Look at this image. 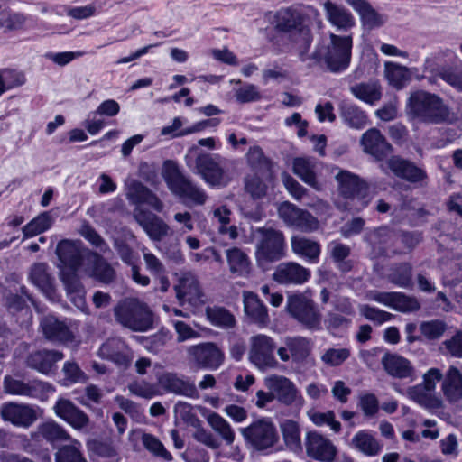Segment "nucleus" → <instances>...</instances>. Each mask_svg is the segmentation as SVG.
Masks as SVG:
<instances>
[{"instance_id": "obj_1", "label": "nucleus", "mask_w": 462, "mask_h": 462, "mask_svg": "<svg viewBox=\"0 0 462 462\" xmlns=\"http://www.w3.org/2000/svg\"><path fill=\"white\" fill-rule=\"evenodd\" d=\"M274 29L283 33L287 40L298 46L301 61H306L312 42L310 18L294 7L279 9L273 15Z\"/></svg>"}, {"instance_id": "obj_2", "label": "nucleus", "mask_w": 462, "mask_h": 462, "mask_svg": "<svg viewBox=\"0 0 462 462\" xmlns=\"http://www.w3.org/2000/svg\"><path fill=\"white\" fill-rule=\"evenodd\" d=\"M407 113L414 120L429 124H451L457 116L436 94L418 90L411 94L407 102Z\"/></svg>"}, {"instance_id": "obj_3", "label": "nucleus", "mask_w": 462, "mask_h": 462, "mask_svg": "<svg viewBox=\"0 0 462 462\" xmlns=\"http://www.w3.org/2000/svg\"><path fill=\"white\" fill-rule=\"evenodd\" d=\"M328 37L329 42L318 45L310 58L319 64H323L332 73L342 72L349 67L351 61L352 35H337L331 32Z\"/></svg>"}, {"instance_id": "obj_4", "label": "nucleus", "mask_w": 462, "mask_h": 462, "mask_svg": "<svg viewBox=\"0 0 462 462\" xmlns=\"http://www.w3.org/2000/svg\"><path fill=\"white\" fill-rule=\"evenodd\" d=\"M162 175L171 192L183 200L195 206H202L208 199L205 190L192 182L179 169L173 161L163 163Z\"/></svg>"}, {"instance_id": "obj_5", "label": "nucleus", "mask_w": 462, "mask_h": 462, "mask_svg": "<svg viewBox=\"0 0 462 462\" xmlns=\"http://www.w3.org/2000/svg\"><path fill=\"white\" fill-rule=\"evenodd\" d=\"M229 161L219 154L200 153L195 160L196 173L211 188L226 187L233 180L234 173Z\"/></svg>"}, {"instance_id": "obj_6", "label": "nucleus", "mask_w": 462, "mask_h": 462, "mask_svg": "<svg viewBox=\"0 0 462 462\" xmlns=\"http://www.w3.org/2000/svg\"><path fill=\"white\" fill-rule=\"evenodd\" d=\"M115 317L122 326L135 332H144L153 326V313L148 305L130 298L120 302L114 310Z\"/></svg>"}, {"instance_id": "obj_7", "label": "nucleus", "mask_w": 462, "mask_h": 462, "mask_svg": "<svg viewBox=\"0 0 462 462\" xmlns=\"http://www.w3.org/2000/svg\"><path fill=\"white\" fill-rule=\"evenodd\" d=\"M253 237L258 262L272 263L285 256L286 243L282 231L271 226L257 227L253 231Z\"/></svg>"}, {"instance_id": "obj_8", "label": "nucleus", "mask_w": 462, "mask_h": 462, "mask_svg": "<svg viewBox=\"0 0 462 462\" xmlns=\"http://www.w3.org/2000/svg\"><path fill=\"white\" fill-rule=\"evenodd\" d=\"M241 434L247 445L256 451L273 448L279 442L276 426L271 418L262 417L241 429Z\"/></svg>"}, {"instance_id": "obj_9", "label": "nucleus", "mask_w": 462, "mask_h": 462, "mask_svg": "<svg viewBox=\"0 0 462 462\" xmlns=\"http://www.w3.org/2000/svg\"><path fill=\"white\" fill-rule=\"evenodd\" d=\"M289 315L308 329H319L322 315L315 302L302 293L289 295L286 301Z\"/></svg>"}, {"instance_id": "obj_10", "label": "nucleus", "mask_w": 462, "mask_h": 462, "mask_svg": "<svg viewBox=\"0 0 462 462\" xmlns=\"http://www.w3.org/2000/svg\"><path fill=\"white\" fill-rule=\"evenodd\" d=\"M275 348L276 344L271 337L264 334L253 336L249 339V360L261 371L275 369L279 366Z\"/></svg>"}, {"instance_id": "obj_11", "label": "nucleus", "mask_w": 462, "mask_h": 462, "mask_svg": "<svg viewBox=\"0 0 462 462\" xmlns=\"http://www.w3.org/2000/svg\"><path fill=\"white\" fill-rule=\"evenodd\" d=\"M264 385L273 391L275 400L286 406L301 408L304 399L295 383L286 376L271 374L264 378Z\"/></svg>"}, {"instance_id": "obj_12", "label": "nucleus", "mask_w": 462, "mask_h": 462, "mask_svg": "<svg viewBox=\"0 0 462 462\" xmlns=\"http://www.w3.org/2000/svg\"><path fill=\"white\" fill-rule=\"evenodd\" d=\"M278 215L288 226L305 233L314 232L319 227L317 217L289 201H284L279 205Z\"/></svg>"}, {"instance_id": "obj_13", "label": "nucleus", "mask_w": 462, "mask_h": 462, "mask_svg": "<svg viewBox=\"0 0 462 462\" xmlns=\"http://www.w3.org/2000/svg\"><path fill=\"white\" fill-rule=\"evenodd\" d=\"M307 457L319 462H334L337 448L331 439L316 431H308L304 438Z\"/></svg>"}, {"instance_id": "obj_14", "label": "nucleus", "mask_w": 462, "mask_h": 462, "mask_svg": "<svg viewBox=\"0 0 462 462\" xmlns=\"http://www.w3.org/2000/svg\"><path fill=\"white\" fill-rule=\"evenodd\" d=\"M56 254L64 266L77 271L85 268L92 252L84 248L80 241L64 239L58 244Z\"/></svg>"}, {"instance_id": "obj_15", "label": "nucleus", "mask_w": 462, "mask_h": 462, "mask_svg": "<svg viewBox=\"0 0 462 462\" xmlns=\"http://www.w3.org/2000/svg\"><path fill=\"white\" fill-rule=\"evenodd\" d=\"M4 388L10 394L23 395L40 400L47 399L49 393L54 391L53 386L49 383L38 380L25 383L11 376L5 377Z\"/></svg>"}, {"instance_id": "obj_16", "label": "nucleus", "mask_w": 462, "mask_h": 462, "mask_svg": "<svg viewBox=\"0 0 462 462\" xmlns=\"http://www.w3.org/2000/svg\"><path fill=\"white\" fill-rule=\"evenodd\" d=\"M283 344L277 348V355L282 362H302L311 352V342L305 337H285Z\"/></svg>"}, {"instance_id": "obj_17", "label": "nucleus", "mask_w": 462, "mask_h": 462, "mask_svg": "<svg viewBox=\"0 0 462 462\" xmlns=\"http://www.w3.org/2000/svg\"><path fill=\"white\" fill-rule=\"evenodd\" d=\"M272 278L282 285H301L310 278V271L298 263L284 262L275 267Z\"/></svg>"}, {"instance_id": "obj_18", "label": "nucleus", "mask_w": 462, "mask_h": 462, "mask_svg": "<svg viewBox=\"0 0 462 462\" xmlns=\"http://www.w3.org/2000/svg\"><path fill=\"white\" fill-rule=\"evenodd\" d=\"M133 216L152 240L161 241L169 234L170 226L155 214L136 207Z\"/></svg>"}, {"instance_id": "obj_19", "label": "nucleus", "mask_w": 462, "mask_h": 462, "mask_svg": "<svg viewBox=\"0 0 462 462\" xmlns=\"http://www.w3.org/2000/svg\"><path fill=\"white\" fill-rule=\"evenodd\" d=\"M189 355L201 367L217 369L224 361V353L214 343H203L190 346Z\"/></svg>"}, {"instance_id": "obj_20", "label": "nucleus", "mask_w": 462, "mask_h": 462, "mask_svg": "<svg viewBox=\"0 0 462 462\" xmlns=\"http://www.w3.org/2000/svg\"><path fill=\"white\" fill-rule=\"evenodd\" d=\"M0 415L4 420L23 428L30 427L37 419L36 411L32 406L15 402L3 404Z\"/></svg>"}, {"instance_id": "obj_21", "label": "nucleus", "mask_w": 462, "mask_h": 462, "mask_svg": "<svg viewBox=\"0 0 462 462\" xmlns=\"http://www.w3.org/2000/svg\"><path fill=\"white\" fill-rule=\"evenodd\" d=\"M176 296L181 304L198 305L203 301V293L197 277L192 273H184L174 286Z\"/></svg>"}, {"instance_id": "obj_22", "label": "nucleus", "mask_w": 462, "mask_h": 462, "mask_svg": "<svg viewBox=\"0 0 462 462\" xmlns=\"http://www.w3.org/2000/svg\"><path fill=\"white\" fill-rule=\"evenodd\" d=\"M386 165L396 177L411 183L420 182L427 178L424 170L400 156L390 157L386 161Z\"/></svg>"}, {"instance_id": "obj_23", "label": "nucleus", "mask_w": 462, "mask_h": 462, "mask_svg": "<svg viewBox=\"0 0 462 462\" xmlns=\"http://www.w3.org/2000/svg\"><path fill=\"white\" fill-rule=\"evenodd\" d=\"M360 143L364 152L377 161L383 160L392 152V145L376 128H370L365 132L361 136Z\"/></svg>"}, {"instance_id": "obj_24", "label": "nucleus", "mask_w": 462, "mask_h": 462, "mask_svg": "<svg viewBox=\"0 0 462 462\" xmlns=\"http://www.w3.org/2000/svg\"><path fill=\"white\" fill-rule=\"evenodd\" d=\"M53 410L58 417L76 430H82L89 423L88 416L68 399H59Z\"/></svg>"}, {"instance_id": "obj_25", "label": "nucleus", "mask_w": 462, "mask_h": 462, "mask_svg": "<svg viewBox=\"0 0 462 462\" xmlns=\"http://www.w3.org/2000/svg\"><path fill=\"white\" fill-rule=\"evenodd\" d=\"M97 354L102 359L112 361L123 367H128L132 361L127 346L120 338L107 339L101 345Z\"/></svg>"}, {"instance_id": "obj_26", "label": "nucleus", "mask_w": 462, "mask_h": 462, "mask_svg": "<svg viewBox=\"0 0 462 462\" xmlns=\"http://www.w3.org/2000/svg\"><path fill=\"white\" fill-rule=\"evenodd\" d=\"M323 7L328 22L334 26L337 31L347 32L355 26V18L346 7L338 5L329 0L324 2Z\"/></svg>"}, {"instance_id": "obj_27", "label": "nucleus", "mask_w": 462, "mask_h": 462, "mask_svg": "<svg viewBox=\"0 0 462 462\" xmlns=\"http://www.w3.org/2000/svg\"><path fill=\"white\" fill-rule=\"evenodd\" d=\"M158 383L166 392L177 395L193 397L197 394V389L193 383L174 373L162 374L158 378Z\"/></svg>"}, {"instance_id": "obj_28", "label": "nucleus", "mask_w": 462, "mask_h": 462, "mask_svg": "<svg viewBox=\"0 0 462 462\" xmlns=\"http://www.w3.org/2000/svg\"><path fill=\"white\" fill-rule=\"evenodd\" d=\"M41 328L44 337L50 341L66 343L73 340V334L69 328L54 316L43 317L41 320Z\"/></svg>"}, {"instance_id": "obj_29", "label": "nucleus", "mask_w": 462, "mask_h": 462, "mask_svg": "<svg viewBox=\"0 0 462 462\" xmlns=\"http://www.w3.org/2000/svg\"><path fill=\"white\" fill-rule=\"evenodd\" d=\"M31 282L39 288L50 300L55 299L54 278L43 263H34L29 273Z\"/></svg>"}, {"instance_id": "obj_30", "label": "nucleus", "mask_w": 462, "mask_h": 462, "mask_svg": "<svg viewBox=\"0 0 462 462\" xmlns=\"http://www.w3.org/2000/svg\"><path fill=\"white\" fill-rule=\"evenodd\" d=\"M63 356V354L57 350H39L30 354L26 362L29 367L47 374Z\"/></svg>"}, {"instance_id": "obj_31", "label": "nucleus", "mask_w": 462, "mask_h": 462, "mask_svg": "<svg viewBox=\"0 0 462 462\" xmlns=\"http://www.w3.org/2000/svg\"><path fill=\"white\" fill-rule=\"evenodd\" d=\"M408 397L428 410H437L444 408L443 400L426 388L421 383L416 385L411 386L407 389Z\"/></svg>"}, {"instance_id": "obj_32", "label": "nucleus", "mask_w": 462, "mask_h": 462, "mask_svg": "<svg viewBox=\"0 0 462 462\" xmlns=\"http://www.w3.org/2000/svg\"><path fill=\"white\" fill-rule=\"evenodd\" d=\"M443 395L450 403L462 400V374L456 366H450L441 383Z\"/></svg>"}, {"instance_id": "obj_33", "label": "nucleus", "mask_w": 462, "mask_h": 462, "mask_svg": "<svg viewBox=\"0 0 462 462\" xmlns=\"http://www.w3.org/2000/svg\"><path fill=\"white\" fill-rule=\"evenodd\" d=\"M243 302L244 310L253 322L261 327H265L269 323L267 309L256 294L251 291H244Z\"/></svg>"}, {"instance_id": "obj_34", "label": "nucleus", "mask_w": 462, "mask_h": 462, "mask_svg": "<svg viewBox=\"0 0 462 462\" xmlns=\"http://www.w3.org/2000/svg\"><path fill=\"white\" fill-rule=\"evenodd\" d=\"M383 368L388 374L400 378H414V368L411 362L400 356L386 354L382 359Z\"/></svg>"}, {"instance_id": "obj_35", "label": "nucleus", "mask_w": 462, "mask_h": 462, "mask_svg": "<svg viewBox=\"0 0 462 462\" xmlns=\"http://www.w3.org/2000/svg\"><path fill=\"white\" fill-rule=\"evenodd\" d=\"M338 182L339 192L346 198H355L356 196H364L367 187L358 176L347 171H339L336 175Z\"/></svg>"}, {"instance_id": "obj_36", "label": "nucleus", "mask_w": 462, "mask_h": 462, "mask_svg": "<svg viewBox=\"0 0 462 462\" xmlns=\"http://www.w3.org/2000/svg\"><path fill=\"white\" fill-rule=\"evenodd\" d=\"M360 15L363 25L373 30L384 23V20L365 0H346Z\"/></svg>"}, {"instance_id": "obj_37", "label": "nucleus", "mask_w": 462, "mask_h": 462, "mask_svg": "<svg viewBox=\"0 0 462 462\" xmlns=\"http://www.w3.org/2000/svg\"><path fill=\"white\" fill-rule=\"evenodd\" d=\"M350 445L353 448L368 457L378 455L383 448L380 441L367 430L357 431L352 438Z\"/></svg>"}, {"instance_id": "obj_38", "label": "nucleus", "mask_w": 462, "mask_h": 462, "mask_svg": "<svg viewBox=\"0 0 462 462\" xmlns=\"http://www.w3.org/2000/svg\"><path fill=\"white\" fill-rule=\"evenodd\" d=\"M291 246L292 252L310 262H317L320 254V245L312 239L293 236L291 238Z\"/></svg>"}, {"instance_id": "obj_39", "label": "nucleus", "mask_w": 462, "mask_h": 462, "mask_svg": "<svg viewBox=\"0 0 462 462\" xmlns=\"http://www.w3.org/2000/svg\"><path fill=\"white\" fill-rule=\"evenodd\" d=\"M293 172L301 179L302 181L313 187L315 189H320V185L316 179L317 161L312 158L299 157L293 160Z\"/></svg>"}, {"instance_id": "obj_40", "label": "nucleus", "mask_w": 462, "mask_h": 462, "mask_svg": "<svg viewBox=\"0 0 462 462\" xmlns=\"http://www.w3.org/2000/svg\"><path fill=\"white\" fill-rule=\"evenodd\" d=\"M226 256L229 271L239 277H245L251 272V262L247 254L237 247H232L226 251Z\"/></svg>"}, {"instance_id": "obj_41", "label": "nucleus", "mask_w": 462, "mask_h": 462, "mask_svg": "<svg viewBox=\"0 0 462 462\" xmlns=\"http://www.w3.org/2000/svg\"><path fill=\"white\" fill-rule=\"evenodd\" d=\"M87 264H91L90 275L103 283H110L116 278V271L103 257L92 253Z\"/></svg>"}, {"instance_id": "obj_42", "label": "nucleus", "mask_w": 462, "mask_h": 462, "mask_svg": "<svg viewBox=\"0 0 462 462\" xmlns=\"http://www.w3.org/2000/svg\"><path fill=\"white\" fill-rule=\"evenodd\" d=\"M280 428L286 447L295 453L300 452L302 444L299 423L292 420H285L281 423Z\"/></svg>"}, {"instance_id": "obj_43", "label": "nucleus", "mask_w": 462, "mask_h": 462, "mask_svg": "<svg viewBox=\"0 0 462 462\" xmlns=\"http://www.w3.org/2000/svg\"><path fill=\"white\" fill-rule=\"evenodd\" d=\"M351 93L359 100L373 105L382 97L381 87L374 81L358 83L350 88Z\"/></svg>"}, {"instance_id": "obj_44", "label": "nucleus", "mask_w": 462, "mask_h": 462, "mask_svg": "<svg viewBox=\"0 0 462 462\" xmlns=\"http://www.w3.org/2000/svg\"><path fill=\"white\" fill-rule=\"evenodd\" d=\"M246 160L254 170L262 171L265 179H271L273 177V164L264 156L261 147L257 145L250 147L246 153Z\"/></svg>"}, {"instance_id": "obj_45", "label": "nucleus", "mask_w": 462, "mask_h": 462, "mask_svg": "<svg viewBox=\"0 0 462 462\" xmlns=\"http://www.w3.org/2000/svg\"><path fill=\"white\" fill-rule=\"evenodd\" d=\"M340 116L352 128L361 129L367 124L366 115L356 106L346 102L340 105Z\"/></svg>"}, {"instance_id": "obj_46", "label": "nucleus", "mask_w": 462, "mask_h": 462, "mask_svg": "<svg viewBox=\"0 0 462 462\" xmlns=\"http://www.w3.org/2000/svg\"><path fill=\"white\" fill-rule=\"evenodd\" d=\"M384 72L389 84L397 89L402 88L411 79L409 69L397 63L385 62Z\"/></svg>"}, {"instance_id": "obj_47", "label": "nucleus", "mask_w": 462, "mask_h": 462, "mask_svg": "<svg viewBox=\"0 0 462 462\" xmlns=\"http://www.w3.org/2000/svg\"><path fill=\"white\" fill-rule=\"evenodd\" d=\"M208 423L217 432L226 445L230 446L235 441V432L230 424L219 414L210 413L207 418Z\"/></svg>"}, {"instance_id": "obj_48", "label": "nucleus", "mask_w": 462, "mask_h": 462, "mask_svg": "<svg viewBox=\"0 0 462 462\" xmlns=\"http://www.w3.org/2000/svg\"><path fill=\"white\" fill-rule=\"evenodd\" d=\"M53 221V217L49 212L40 214L23 227V236L25 238L32 237L48 230Z\"/></svg>"}, {"instance_id": "obj_49", "label": "nucleus", "mask_w": 462, "mask_h": 462, "mask_svg": "<svg viewBox=\"0 0 462 462\" xmlns=\"http://www.w3.org/2000/svg\"><path fill=\"white\" fill-rule=\"evenodd\" d=\"M230 84L241 85V87L235 89V97L238 103H252L259 101L262 98V94L258 87L254 84H242L241 79H231Z\"/></svg>"}, {"instance_id": "obj_50", "label": "nucleus", "mask_w": 462, "mask_h": 462, "mask_svg": "<svg viewBox=\"0 0 462 462\" xmlns=\"http://www.w3.org/2000/svg\"><path fill=\"white\" fill-rule=\"evenodd\" d=\"M207 318L211 324L223 328H230L236 324V319L233 314L222 307L208 308L206 310Z\"/></svg>"}, {"instance_id": "obj_51", "label": "nucleus", "mask_w": 462, "mask_h": 462, "mask_svg": "<svg viewBox=\"0 0 462 462\" xmlns=\"http://www.w3.org/2000/svg\"><path fill=\"white\" fill-rule=\"evenodd\" d=\"M37 432L40 436L51 442L70 439L66 430L54 421H48L39 425Z\"/></svg>"}, {"instance_id": "obj_52", "label": "nucleus", "mask_w": 462, "mask_h": 462, "mask_svg": "<svg viewBox=\"0 0 462 462\" xmlns=\"http://www.w3.org/2000/svg\"><path fill=\"white\" fill-rule=\"evenodd\" d=\"M80 447L81 444L78 440H73L71 445L61 447L55 454L56 462H87L79 451Z\"/></svg>"}, {"instance_id": "obj_53", "label": "nucleus", "mask_w": 462, "mask_h": 462, "mask_svg": "<svg viewBox=\"0 0 462 462\" xmlns=\"http://www.w3.org/2000/svg\"><path fill=\"white\" fill-rule=\"evenodd\" d=\"M392 309L400 312H412L420 308V302L414 297L407 296L402 292H394Z\"/></svg>"}, {"instance_id": "obj_54", "label": "nucleus", "mask_w": 462, "mask_h": 462, "mask_svg": "<svg viewBox=\"0 0 462 462\" xmlns=\"http://www.w3.org/2000/svg\"><path fill=\"white\" fill-rule=\"evenodd\" d=\"M446 328L445 322L439 319L423 321L420 325V333L429 340L439 338L446 331Z\"/></svg>"}, {"instance_id": "obj_55", "label": "nucleus", "mask_w": 462, "mask_h": 462, "mask_svg": "<svg viewBox=\"0 0 462 462\" xmlns=\"http://www.w3.org/2000/svg\"><path fill=\"white\" fill-rule=\"evenodd\" d=\"M350 356L348 348H328L320 356L321 361L329 366L342 365Z\"/></svg>"}, {"instance_id": "obj_56", "label": "nucleus", "mask_w": 462, "mask_h": 462, "mask_svg": "<svg viewBox=\"0 0 462 462\" xmlns=\"http://www.w3.org/2000/svg\"><path fill=\"white\" fill-rule=\"evenodd\" d=\"M193 426L196 428V430L192 436L197 441L212 449H217L220 448V441L210 431L200 426L199 419H196Z\"/></svg>"}, {"instance_id": "obj_57", "label": "nucleus", "mask_w": 462, "mask_h": 462, "mask_svg": "<svg viewBox=\"0 0 462 462\" xmlns=\"http://www.w3.org/2000/svg\"><path fill=\"white\" fill-rule=\"evenodd\" d=\"M25 82L24 75L14 70L0 71V95L6 89L22 86Z\"/></svg>"}, {"instance_id": "obj_58", "label": "nucleus", "mask_w": 462, "mask_h": 462, "mask_svg": "<svg viewBox=\"0 0 462 462\" xmlns=\"http://www.w3.org/2000/svg\"><path fill=\"white\" fill-rule=\"evenodd\" d=\"M142 442L145 448L154 455L162 457L166 461L172 459L171 455L165 449L162 443L152 435L148 433L143 434Z\"/></svg>"}, {"instance_id": "obj_59", "label": "nucleus", "mask_w": 462, "mask_h": 462, "mask_svg": "<svg viewBox=\"0 0 462 462\" xmlns=\"http://www.w3.org/2000/svg\"><path fill=\"white\" fill-rule=\"evenodd\" d=\"M128 390L131 394L144 399H152L158 393L155 385L146 381H135L128 384Z\"/></svg>"}, {"instance_id": "obj_60", "label": "nucleus", "mask_w": 462, "mask_h": 462, "mask_svg": "<svg viewBox=\"0 0 462 462\" xmlns=\"http://www.w3.org/2000/svg\"><path fill=\"white\" fill-rule=\"evenodd\" d=\"M359 312L366 319L377 324H383V322L392 319V318L393 317V315L389 312L371 307L370 305L367 304L360 305Z\"/></svg>"}, {"instance_id": "obj_61", "label": "nucleus", "mask_w": 462, "mask_h": 462, "mask_svg": "<svg viewBox=\"0 0 462 462\" xmlns=\"http://www.w3.org/2000/svg\"><path fill=\"white\" fill-rule=\"evenodd\" d=\"M392 282L401 287H408L411 282V266L402 263L396 266L390 274Z\"/></svg>"}, {"instance_id": "obj_62", "label": "nucleus", "mask_w": 462, "mask_h": 462, "mask_svg": "<svg viewBox=\"0 0 462 462\" xmlns=\"http://www.w3.org/2000/svg\"><path fill=\"white\" fill-rule=\"evenodd\" d=\"M149 191L150 189L143 183L134 180L127 188L126 197L132 204L140 205L144 203Z\"/></svg>"}, {"instance_id": "obj_63", "label": "nucleus", "mask_w": 462, "mask_h": 462, "mask_svg": "<svg viewBox=\"0 0 462 462\" xmlns=\"http://www.w3.org/2000/svg\"><path fill=\"white\" fill-rule=\"evenodd\" d=\"M444 353L455 358H462V331L443 341Z\"/></svg>"}, {"instance_id": "obj_64", "label": "nucleus", "mask_w": 462, "mask_h": 462, "mask_svg": "<svg viewBox=\"0 0 462 462\" xmlns=\"http://www.w3.org/2000/svg\"><path fill=\"white\" fill-rule=\"evenodd\" d=\"M245 190L254 199L263 198L266 194L267 186L257 175H253L245 179Z\"/></svg>"}]
</instances>
